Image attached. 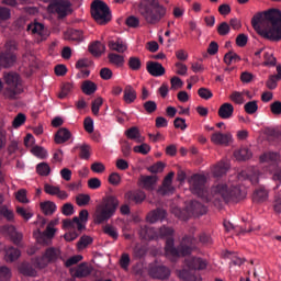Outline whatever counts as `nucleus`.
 Segmentation results:
<instances>
[{"mask_svg":"<svg viewBox=\"0 0 281 281\" xmlns=\"http://www.w3.org/2000/svg\"><path fill=\"white\" fill-rule=\"evenodd\" d=\"M139 234L140 238H144L145 240L153 239L155 236L167 238L165 251L167 256H171L172 258H186V256H190V254H192L196 247V239L189 235L182 237L180 244L176 247L175 238L172 237L175 229L168 226H162L158 231L153 227L144 226L140 228Z\"/></svg>","mask_w":281,"mask_h":281,"instance_id":"f257e3e1","label":"nucleus"},{"mask_svg":"<svg viewBox=\"0 0 281 281\" xmlns=\"http://www.w3.org/2000/svg\"><path fill=\"white\" fill-rule=\"evenodd\" d=\"M251 25L256 32L271 43H280L281 41V11L280 9H270L268 11L257 13L251 19Z\"/></svg>","mask_w":281,"mask_h":281,"instance_id":"f03ea898","label":"nucleus"},{"mask_svg":"<svg viewBox=\"0 0 281 281\" xmlns=\"http://www.w3.org/2000/svg\"><path fill=\"white\" fill-rule=\"evenodd\" d=\"M138 13L147 25H157L165 19L168 9L159 3V0H142L138 4Z\"/></svg>","mask_w":281,"mask_h":281,"instance_id":"7ed1b4c3","label":"nucleus"},{"mask_svg":"<svg viewBox=\"0 0 281 281\" xmlns=\"http://www.w3.org/2000/svg\"><path fill=\"white\" fill-rule=\"evenodd\" d=\"M184 262L187 268L178 272L179 278L184 281H201L199 271L207 269V260L201 257H189Z\"/></svg>","mask_w":281,"mask_h":281,"instance_id":"20e7f679","label":"nucleus"},{"mask_svg":"<svg viewBox=\"0 0 281 281\" xmlns=\"http://www.w3.org/2000/svg\"><path fill=\"white\" fill-rule=\"evenodd\" d=\"M117 207H120V200L115 198V195L108 196L103 203L97 205L94 211V223L97 225H102V223H106L112 216L117 212Z\"/></svg>","mask_w":281,"mask_h":281,"instance_id":"39448f33","label":"nucleus"},{"mask_svg":"<svg viewBox=\"0 0 281 281\" xmlns=\"http://www.w3.org/2000/svg\"><path fill=\"white\" fill-rule=\"evenodd\" d=\"M7 88L4 90V98L8 100H16V95H21L23 91V83L21 81V76L16 72H4L3 75Z\"/></svg>","mask_w":281,"mask_h":281,"instance_id":"423d86ee","label":"nucleus"},{"mask_svg":"<svg viewBox=\"0 0 281 281\" xmlns=\"http://www.w3.org/2000/svg\"><path fill=\"white\" fill-rule=\"evenodd\" d=\"M91 14L99 25H106L111 21V9L102 0H94L91 3Z\"/></svg>","mask_w":281,"mask_h":281,"instance_id":"0eeeda50","label":"nucleus"},{"mask_svg":"<svg viewBox=\"0 0 281 281\" xmlns=\"http://www.w3.org/2000/svg\"><path fill=\"white\" fill-rule=\"evenodd\" d=\"M207 179L205 176L195 173L190 179V188L192 194H196L201 199H207V188H205V183Z\"/></svg>","mask_w":281,"mask_h":281,"instance_id":"6e6552de","label":"nucleus"},{"mask_svg":"<svg viewBox=\"0 0 281 281\" xmlns=\"http://www.w3.org/2000/svg\"><path fill=\"white\" fill-rule=\"evenodd\" d=\"M16 43L9 41L5 44V50L0 53V65L4 68L12 67L16 63Z\"/></svg>","mask_w":281,"mask_h":281,"instance_id":"1a4fd4ad","label":"nucleus"},{"mask_svg":"<svg viewBox=\"0 0 281 281\" xmlns=\"http://www.w3.org/2000/svg\"><path fill=\"white\" fill-rule=\"evenodd\" d=\"M211 193L215 199H223L225 203L234 201L236 199V189L229 190L226 184H217L211 189Z\"/></svg>","mask_w":281,"mask_h":281,"instance_id":"9d476101","label":"nucleus"},{"mask_svg":"<svg viewBox=\"0 0 281 281\" xmlns=\"http://www.w3.org/2000/svg\"><path fill=\"white\" fill-rule=\"evenodd\" d=\"M149 276L151 278H156L157 280H166V278L170 277V269L166 266L151 263L149 265Z\"/></svg>","mask_w":281,"mask_h":281,"instance_id":"9b49d317","label":"nucleus"},{"mask_svg":"<svg viewBox=\"0 0 281 281\" xmlns=\"http://www.w3.org/2000/svg\"><path fill=\"white\" fill-rule=\"evenodd\" d=\"M27 31L38 35V41H47L49 31L42 23L35 22L27 25Z\"/></svg>","mask_w":281,"mask_h":281,"instance_id":"f8f14e48","label":"nucleus"},{"mask_svg":"<svg viewBox=\"0 0 281 281\" xmlns=\"http://www.w3.org/2000/svg\"><path fill=\"white\" fill-rule=\"evenodd\" d=\"M158 178L157 176H140L138 179V186L147 192H153L157 186Z\"/></svg>","mask_w":281,"mask_h":281,"instance_id":"ddd939ff","label":"nucleus"},{"mask_svg":"<svg viewBox=\"0 0 281 281\" xmlns=\"http://www.w3.org/2000/svg\"><path fill=\"white\" fill-rule=\"evenodd\" d=\"M125 199L130 203H135L136 205H140V203H144V201H146V192L142 190L127 191L125 193Z\"/></svg>","mask_w":281,"mask_h":281,"instance_id":"4468645a","label":"nucleus"},{"mask_svg":"<svg viewBox=\"0 0 281 281\" xmlns=\"http://www.w3.org/2000/svg\"><path fill=\"white\" fill-rule=\"evenodd\" d=\"M211 142L218 146H229V142H232V134H223L221 132H215L211 136Z\"/></svg>","mask_w":281,"mask_h":281,"instance_id":"2eb2a0df","label":"nucleus"},{"mask_svg":"<svg viewBox=\"0 0 281 281\" xmlns=\"http://www.w3.org/2000/svg\"><path fill=\"white\" fill-rule=\"evenodd\" d=\"M54 8L59 19H65V16H67L71 10V2L67 0H60L54 4Z\"/></svg>","mask_w":281,"mask_h":281,"instance_id":"dca6fc26","label":"nucleus"},{"mask_svg":"<svg viewBox=\"0 0 281 281\" xmlns=\"http://www.w3.org/2000/svg\"><path fill=\"white\" fill-rule=\"evenodd\" d=\"M108 47L111 52H116L117 54H124L128 49V44L122 38H116L108 42Z\"/></svg>","mask_w":281,"mask_h":281,"instance_id":"f3484780","label":"nucleus"},{"mask_svg":"<svg viewBox=\"0 0 281 281\" xmlns=\"http://www.w3.org/2000/svg\"><path fill=\"white\" fill-rule=\"evenodd\" d=\"M172 177H175V172H169L164 181L162 186L158 189V194L166 196V194H170L175 188H172Z\"/></svg>","mask_w":281,"mask_h":281,"instance_id":"a211bd4d","label":"nucleus"},{"mask_svg":"<svg viewBox=\"0 0 281 281\" xmlns=\"http://www.w3.org/2000/svg\"><path fill=\"white\" fill-rule=\"evenodd\" d=\"M146 69L148 74H150V76H154L155 78H159L160 76H164V74H166V68H164V66L157 61H147Z\"/></svg>","mask_w":281,"mask_h":281,"instance_id":"6ab92c4d","label":"nucleus"},{"mask_svg":"<svg viewBox=\"0 0 281 281\" xmlns=\"http://www.w3.org/2000/svg\"><path fill=\"white\" fill-rule=\"evenodd\" d=\"M71 139V132L67 127H60L55 134L56 144H65Z\"/></svg>","mask_w":281,"mask_h":281,"instance_id":"aec40b11","label":"nucleus"},{"mask_svg":"<svg viewBox=\"0 0 281 281\" xmlns=\"http://www.w3.org/2000/svg\"><path fill=\"white\" fill-rule=\"evenodd\" d=\"M217 114L222 120H229L234 115V105L232 103L222 104Z\"/></svg>","mask_w":281,"mask_h":281,"instance_id":"412c9836","label":"nucleus"},{"mask_svg":"<svg viewBox=\"0 0 281 281\" xmlns=\"http://www.w3.org/2000/svg\"><path fill=\"white\" fill-rule=\"evenodd\" d=\"M123 100L126 104H133L135 100H137V91L133 88V86L127 85L124 89Z\"/></svg>","mask_w":281,"mask_h":281,"instance_id":"4be33fe9","label":"nucleus"},{"mask_svg":"<svg viewBox=\"0 0 281 281\" xmlns=\"http://www.w3.org/2000/svg\"><path fill=\"white\" fill-rule=\"evenodd\" d=\"M166 218V210L156 209L148 213L147 221L148 223H157V221H164Z\"/></svg>","mask_w":281,"mask_h":281,"instance_id":"5701e85b","label":"nucleus"},{"mask_svg":"<svg viewBox=\"0 0 281 281\" xmlns=\"http://www.w3.org/2000/svg\"><path fill=\"white\" fill-rule=\"evenodd\" d=\"M20 257L21 250H19L18 248L10 246L5 249L4 260L7 262H14V260H19Z\"/></svg>","mask_w":281,"mask_h":281,"instance_id":"b1692460","label":"nucleus"},{"mask_svg":"<svg viewBox=\"0 0 281 281\" xmlns=\"http://www.w3.org/2000/svg\"><path fill=\"white\" fill-rule=\"evenodd\" d=\"M251 150L247 147H240L234 153V157L237 161H247V159H251Z\"/></svg>","mask_w":281,"mask_h":281,"instance_id":"393cba45","label":"nucleus"},{"mask_svg":"<svg viewBox=\"0 0 281 281\" xmlns=\"http://www.w3.org/2000/svg\"><path fill=\"white\" fill-rule=\"evenodd\" d=\"M261 164H277L280 155L276 151H267L260 156Z\"/></svg>","mask_w":281,"mask_h":281,"instance_id":"a878e982","label":"nucleus"},{"mask_svg":"<svg viewBox=\"0 0 281 281\" xmlns=\"http://www.w3.org/2000/svg\"><path fill=\"white\" fill-rule=\"evenodd\" d=\"M68 41H75V43H82L85 35L81 30L70 29L67 32Z\"/></svg>","mask_w":281,"mask_h":281,"instance_id":"bb28decb","label":"nucleus"},{"mask_svg":"<svg viewBox=\"0 0 281 281\" xmlns=\"http://www.w3.org/2000/svg\"><path fill=\"white\" fill-rule=\"evenodd\" d=\"M106 49V46L102 42H94L89 46V52L92 56H102Z\"/></svg>","mask_w":281,"mask_h":281,"instance_id":"cd10ccee","label":"nucleus"},{"mask_svg":"<svg viewBox=\"0 0 281 281\" xmlns=\"http://www.w3.org/2000/svg\"><path fill=\"white\" fill-rule=\"evenodd\" d=\"M40 207L43 214H45V216H52V214H54V212H56L57 209L56 203L52 201L42 202L40 204Z\"/></svg>","mask_w":281,"mask_h":281,"instance_id":"c85d7f7f","label":"nucleus"},{"mask_svg":"<svg viewBox=\"0 0 281 281\" xmlns=\"http://www.w3.org/2000/svg\"><path fill=\"white\" fill-rule=\"evenodd\" d=\"M191 211L195 216H203V214L207 213V207H205L201 202L194 200L191 202Z\"/></svg>","mask_w":281,"mask_h":281,"instance_id":"c756f323","label":"nucleus"},{"mask_svg":"<svg viewBox=\"0 0 281 281\" xmlns=\"http://www.w3.org/2000/svg\"><path fill=\"white\" fill-rule=\"evenodd\" d=\"M268 196H269V192H267L265 188H259L255 191L252 195V201L255 203H265Z\"/></svg>","mask_w":281,"mask_h":281,"instance_id":"7c9ffc66","label":"nucleus"},{"mask_svg":"<svg viewBox=\"0 0 281 281\" xmlns=\"http://www.w3.org/2000/svg\"><path fill=\"white\" fill-rule=\"evenodd\" d=\"M108 60L114 67H124V57L117 53H110L108 55Z\"/></svg>","mask_w":281,"mask_h":281,"instance_id":"2f4dec72","label":"nucleus"},{"mask_svg":"<svg viewBox=\"0 0 281 281\" xmlns=\"http://www.w3.org/2000/svg\"><path fill=\"white\" fill-rule=\"evenodd\" d=\"M239 179H248V181H250V183H252V186H256V183H258L259 179H258V170L254 169L252 173H249L248 171H241L238 175Z\"/></svg>","mask_w":281,"mask_h":281,"instance_id":"473e14b6","label":"nucleus"},{"mask_svg":"<svg viewBox=\"0 0 281 281\" xmlns=\"http://www.w3.org/2000/svg\"><path fill=\"white\" fill-rule=\"evenodd\" d=\"M81 91L86 95H93V92L98 91V86L93 81L86 80V81H83V83L81 86Z\"/></svg>","mask_w":281,"mask_h":281,"instance_id":"72a5a7b5","label":"nucleus"},{"mask_svg":"<svg viewBox=\"0 0 281 281\" xmlns=\"http://www.w3.org/2000/svg\"><path fill=\"white\" fill-rule=\"evenodd\" d=\"M125 135L128 139H135L138 144H142V134L139 133V128L136 126L128 128L125 132Z\"/></svg>","mask_w":281,"mask_h":281,"instance_id":"f704fd0d","label":"nucleus"},{"mask_svg":"<svg viewBox=\"0 0 281 281\" xmlns=\"http://www.w3.org/2000/svg\"><path fill=\"white\" fill-rule=\"evenodd\" d=\"M127 67L132 71H139V69H142V59H139L137 56L130 57L127 60Z\"/></svg>","mask_w":281,"mask_h":281,"instance_id":"c9c22d12","label":"nucleus"},{"mask_svg":"<svg viewBox=\"0 0 281 281\" xmlns=\"http://www.w3.org/2000/svg\"><path fill=\"white\" fill-rule=\"evenodd\" d=\"M91 274V270L89 269V266L87 263H80L75 272L76 278H87V276Z\"/></svg>","mask_w":281,"mask_h":281,"instance_id":"e433bc0d","label":"nucleus"},{"mask_svg":"<svg viewBox=\"0 0 281 281\" xmlns=\"http://www.w3.org/2000/svg\"><path fill=\"white\" fill-rule=\"evenodd\" d=\"M44 256L48 260V262H55V260H58V256H60V250L57 248L50 247L47 248Z\"/></svg>","mask_w":281,"mask_h":281,"instance_id":"4c0bfd02","label":"nucleus"},{"mask_svg":"<svg viewBox=\"0 0 281 281\" xmlns=\"http://www.w3.org/2000/svg\"><path fill=\"white\" fill-rule=\"evenodd\" d=\"M227 173V164L224 161L218 162L214 168H213V175L214 177H223V175Z\"/></svg>","mask_w":281,"mask_h":281,"instance_id":"58836bf2","label":"nucleus"},{"mask_svg":"<svg viewBox=\"0 0 281 281\" xmlns=\"http://www.w3.org/2000/svg\"><path fill=\"white\" fill-rule=\"evenodd\" d=\"M20 271L23 273V276H30L31 278L36 276V270L33 269V267L27 262H24L20 266Z\"/></svg>","mask_w":281,"mask_h":281,"instance_id":"ea45409f","label":"nucleus"},{"mask_svg":"<svg viewBox=\"0 0 281 281\" xmlns=\"http://www.w3.org/2000/svg\"><path fill=\"white\" fill-rule=\"evenodd\" d=\"M244 111L248 114V115H254V113L258 112V101L254 100V101H249L244 105Z\"/></svg>","mask_w":281,"mask_h":281,"instance_id":"a19ab883","label":"nucleus"},{"mask_svg":"<svg viewBox=\"0 0 281 281\" xmlns=\"http://www.w3.org/2000/svg\"><path fill=\"white\" fill-rule=\"evenodd\" d=\"M119 263L121 269L128 271V267H131V256L126 252L122 254Z\"/></svg>","mask_w":281,"mask_h":281,"instance_id":"79ce46f5","label":"nucleus"},{"mask_svg":"<svg viewBox=\"0 0 281 281\" xmlns=\"http://www.w3.org/2000/svg\"><path fill=\"white\" fill-rule=\"evenodd\" d=\"M52 169L47 162H41L36 166V172L41 175V177L49 176Z\"/></svg>","mask_w":281,"mask_h":281,"instance_id":"37998d69","label":"nucleus"},{"mask_svg":"<svg viewBox=\"0 0 281 281\" xmlns=\"http://www.w3.org/2000/svg\"><path fill=\"white\" fill-rule=\"evenodd\" d=\"M0 212L3 218H5V221H8L9 223H12V221H14V211L8 209L7 205H1Z\"/></svg>","mask_w":281,"mask_h":281,"instance_id":"c03bdc74","label":"nucleus"},{"mask_svg":"<svg viewBox=\"0 0 281 281\" xmlns=\"http://www.w3.org/2000/svg\"><path fill=\"white\" fill-rule=\"evenodd\" d=\"M103 233L113 238L114 240H117L120 236V233H117V228L109 224L103 227Z\"/></svg>","mask_w":281,"mask_h":281,"instance_id":"a18cd8bd","label":"nucleus"},{"mask_svg":"<svg viewBox=\"0 0 281 281\" xmlns=\"http://www.w3.org/2000/svg\"><path fill=\"white\" fill-rule=\"evenodd\" d=\"M263 67H276L277 59L273 54L266 52L263 54Z\"/></svg>","mask_w":281,"mask_h":281,"instance_id":"49530a36","label":"nucleus"},{"mask_svg":"<svg viewBox=\"0 0 281 281\" xmlns=\"http://www.w3.org/2000/svg\"><path fill=\"white\" fill-rule=\"evenodd\" d=\"M79 157L81 159H89V157H91V146H89L88 144H82L79 146Z\"/></svg>","mask_w":281,"mask_h":281,"instance_id":"de8ad7c7","label":"nucleus"},{"mask_svg":"<svg viewBox=\"0 0 281 281\" xmlns=\"http://www.w3.org/2000/svg\"><path fill=\"white\" fill-rule=\"evenodd\" d=\"M103 103H104V99H102V97H98L92 101L91 111L93 115L100 114V106H102Z\"/></svg>","mask_w":281,"mask_h":281,"instance_id":"09e8293b","label":"nucleus"},{"mask_svg":"<svg viewBox=\"0 0 281 281\" xmlns=\"http://www.w3.org/2000/svg\"><path fill=\"white\" fill-rule=\"evenodd\" d=\"M89 201H91V196L89 194H78L76 196V203L79 207H85V205H89Z\"/></svg>","mask_w":281,"mask_h":281,"instance_id":"8fccbe9b","label":"nucleus"},{"mask_svg":"<svg viewBox=\"0 0 281 281\" xmlns=\"http://www.w3.org/2000/svg\"><path fill=\"white\" fill-rule=\"evenodd\" d=\"M74 89V83H70V82H66L64 83V86L61 87V91L60 93L58 94V98L60 100H65V98L67 95H69V93H71V90Z\"/></svg>","mask_w":281,"mask_h":281,"instance_id":"3c124183","label":"nucleus"},{"mask_svg":"<svg viewBox=\"0 0 281 281\" xmlns=\"http://www.w3.org/2000/svg\"><path fill=\"white\" fill-rule=\"evenodd\" d=\"M93 243V238L90 236L83 235L80 237L79 241L77 243L78 249H85V247H89Z\"/></svg>","mask_w":281,"mask_h":281,"instance_id":"603ef678","label":"nucleus"},{"mask_svg":"<svg viewBox=\"0 0 281 281\" xmlns=\"http://www.w3.org/2000/svg\"><path fill=\"white\" fill-rule=\"evenodd\" d=\"M25 120H27L25 114L19 113L12 122L13 128H20V126H23L25 124Z\"/></svg>","mask_w":281,"mask_h":281,"instance_id":"864d4df0","label":"nucleus"},{"mask_svg":"<svg viewBox=\"0 0 281 281\" xmlns=\"http://www.w3.org/2000/svg\"><path fill=\"white\" fill-rule=\"evenodd\" d=\"M231 31L232 27L229 26V24H227V22H222L217 26V33L220 34V36H227V34H229Z\"/></svg>","mask_w":281,"mask_h":281,"instance_id":"5fc2aeb1","label":"nucleus"},{"mask_svg":"<svg viewBox=\"0 0 281 281\" xmlns=\"http://www.w3.org/2000/svg\"><path fill=\"white\" fill-rule=\"evenodd\" d=\"M1 234H4L5 236H14L16 228L13 225L5 224L0 227Z\"/></svg>","mask_w":281,"mask_h":281,"instance_id":"6e6d98bb","label":"nucleus"},{"mask_svg":"<svg viewBox=\"0 0 281 281\" xmlns=\"http://www.w3.org/2000/svg\"><path fill=\"white\" fill-rule=\"evenodd\" d=\"M133 150L134 153H139L140 155H148V153H150V145L143 143L142 145L135 146Z\"/></svg>","mask_w":281,"mask_h":281,"instance_id":"4d7b16f0","label":"nucleus"},{"mask_svg":"<svg viewBox=\"0 0 281 281\" xmlns=\"http://www.w3.org/2000/svg\"><path fill=\"white\" fill-rule=\"evenodd\" d=\"M49 263V260L46 259V257L43 255L42 257H37L34 260V266L37 269H45V267H47V265Z\"/></svg>","mask_w":281,"mask_h":281,"instance_id":"13d9d810","label":"nucleus"},{"mask_svg":"<svg viewBox=\"0 0 281 281\" xmlns=\"http://www.w3.org/2000/svg\"><path fill=\"white\" fill-rule=\"evenodd\" d=\"M12 273L10 272V268L5 266H0V281L10 280Z\"/></svg>","mask_w":281,"mask_h":281,"instance_id":"bf43d9fd","label":"nucleus"},{"mask_svg":"<svg viewBox=\"0 0 281 281\" xmlns=\"http://www.w3.org/2000/svg\"><path fill=\"white\" fill-rule=\"evenodd\" d=\"M280 80L281 79H278L277 76L271 75L266 82V87H268L271 91H273V89H276L278 87V81H280Z\"/></svg>","mask_w":281,"mask_h":281,"instance_id":"052dcab7","label":"nucleus"},{"mask_svg":"<svg viewBox=\"0 0 281 281\" xmlns=\"http://www.w3.org/2000/svg\"><path fill=\"white\" fill-rule=\"evenodd\" d=\"M59 189H60L59 187H54L47 183L44 186V192L46 194H49L50 196H56L59 192Z\"/></svg>","mask_w":281,"mask_h":281,"instance_id":"680f3d73","label":"nucleus"},{"mask_svg":"<svg viewBox=\"0 0 281 281\" xmlns=\"http://www.w3.org/2000/svg\"><path fill=\"white\" fill-rule=\"evenodd\" d=\"M125 23L127 27H139V18L130 15Z\"/></svg>","mask_w":281,"mask_h":281,"instance_id":"e2e57ef3","label":"nucleus"},{"mask_svg":"<svg viewBox=\"0 0 281 281\" xmlns=\"http://www.w3.org/2000/svg\"><path fill=\"white\" fill-rule=\"evenodd\" d=\"M146 113H155V111H157V103L155 101H146L143 104Z\"/></svg>","mask_w":281,"mask_h":281,"instance_id":"0e129e2a","label":"nucleus"},{"mask_svg":"<svg viewBox=\"0 0 281 281\" xmlns=\"http://www.w3.org/2000/svg\"><path fill=\"white\" fill-rule=\"evenodd\" d=\"M132 147L128 144V140H123L121 145V151L123 153V157H131Z\"/></svg>","mask_w":281,"mask_h":281,"instance_id":"69168bd1","label":"nucleus"},{"mask_svg":"<svg viewBox=\"0 0 281 281\" xmlns=\"http://www.w3.org/2000/svg\"><path fill=\"white\" fill-rule=\"evenodd\" d=\"M270 111L273 115H281V102L274 101L270 104Z\"/></svg>","mask_w":281,"mask_h":281,"instance_id":"338daca9","label":"nucleus"},{"mask_svg":"<svg viewBox=\"0 0 281 281\" xmlns=\"http://www.w3.org/2000/svg\"><path fill=\"white\" fill-rule=\"evenodd\" d=\"M61 214H64V216H71V214H74V204L71 203L64 204L61 207Z\"/></svg>","mask_w":281,"mask_h":281,"instance_id":"774afa93","label":"nucleus"}]
</instances>
